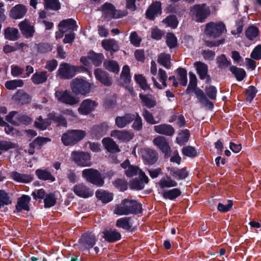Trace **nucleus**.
Here are the masks:
<instances>
[{
  "instance_id": "15",
  "label": "nucleus",
  "mask_w": 261,
  "mask_h": 261,
  "mask_svg": "<svg viewBox=\"0 0 261 261\" xmlns=\"http://www.w3.org/2000/svg\"><path fill=\"white\" fill-rule=\"evenodd\" d=\"M31 198L29 195H22L17 198V203L15 205V209L13 213H20L22 211L29 212L30 208V201Z\"/></svg>"
},
{
  "instance_id": "24",
  "label": "nucleus",
  "mask_w": 261,
  "mask_h": 261,
  "mask_svg": "<svg viewBox=\"0 0 261 261\" xmlns=\"http://www.w3.org/2000/svg\"><path fill=\"white\" fill-rule=\"evenodd\" d=\"M135 114L125 113L123 116H117L115 118V124L120 128L125 127L127 124L134 121Z\"/></svg>"
},
{
  "instance_id": "33",
  "label": "nucleus",
  "mask_w": 261,
  "mask_h": 261,
  "mask_svg": "<svg viewBox=\"0 0 261 261\" xmlns=\"http://www.w3.org/2000/svg\"><path fill=\"white\" fill-rule=\"evenodd\" d=\"M4 37L10 41H16L19 38L18 30L15 28L8 27L4 30Z\"/></svg>"
},
{
  "instance_id": "49",
  "label": "nucleus",
  "mask_w": 261,
  "mask_h": 261,
  "mask_svg": "<svg viewBox=\"0 0 261 261\" xmlns=\"http://www.w3.org/2000/svg\"><path fill=\"white\" fill-rule=\"evenodd\" d=\"M49 118L50 119L53 120L57 123L58 125H61L63 126H67V121L66 118L61 114H58L53 112L49 114Z\"/></svg>"
},
{
  "instance_id": "32",
  "label": "nucleus",
  "mask_w": 261,
  "mask_h": 261,
  "mask_svg": "<svg viewBox=\"0 0 261 261\" xmlns=\"http://www.w3.org/2000/svg\"><path fill=\"white\" fill-rule=\"evenodd\" d=\"M11 177L16 181L22 183H29L33 180V177L31 175L20 173L16 171L11 173Z\"/></svg>"
},
{
  "instance_id": "47",
  "label": "nucleus",
  "mask_w": 261,
  "mask_h": 261,
  "mask_svg": "<svg viewBox=\"0 0 261 261\" xmlns=\"http://www.w3.org/2000/svg\"><path fill=\"white\" fill-rule=\"evenodd\" d=\"M120 79L122 80L124 86L130 84L132 77L130 74V69L128 65H124L120 74Z\"/></svg>"
},
{
  "instance_id": "50",
  "label": "nucleus",
  "mask_w": 261,
  "mask_h": 261,
  "mask_svg": "<svg viewBox=\"0 0 261 261\" xmlns=\"http://www.w3.org/2000/svg\"><path fill=\"white\" fill-rule=\"evenodd\" d=\"M45 9L58 11L61 9V4L59 0H44Z\"/></svg>"
},
{
  "instance_id": "28",
  "label": "nucleus",
  "mask_w": 261,
  "mask_h": 261,
  "mask_svg": "<svg viewBox=\"0 0 261 261\" xmlns=\"http://www.w3.org/2000/svg\"><path fill=\"white\" fill-rule=\"evenodd\" d=\"M108 127V125L106 122L95 125L91 129V135L97 138H100L106 135Z\"/></svg>"
},
{
  "instance_id": "12",
  "label": "nucleus",
  "mask_w": 261,
  "mask_h": 261,
  "mask_svg": "<svg viewBox=\"0 0 261 261\" xmlns=\"http://www.w3.org/2000/svg\"><path fill=\"white\" fill-rule=\"evenodd\" d=\"M149 179L146 176L145 172L140 170L139 173L138 177H136L132 179L129 182V188L132 190L137 191L141 190L144 189L145 184H147Z\"/></svg>"
},
{
  "instance_id": "48",
  "label": "nucleus",
  "mask_w": 261,
  "mask_h": 261,
  "mask_svg": "<svg viewBox=\"0 0 261 261\" xmlns=\"http://www.w3.org/2000/svg\"><path fill=\"white\" fill-rule=\"evenodd\" d=\"M216 63L217 67L220 69H223L230 66L231 63L228 60L224 54H221L216 58Z\"/></svg>"
},
{
  "instance_id": "6",
  "label": "nucleus",
  "mask_w": 261,
  "mask_h": 261,
  "mask_svg": "<svg viewBox=\"0 0 261 261\" xmlns=\"http://www.w3.org/2000/svg\"><path fill=\"white\" fill-rule=\"evenodd\" d=\"M72 91L75 95H86L90 93L91 85L88 82L82 79H74L70 84Z\"/></svg>"
},
{
  "instance_id": "51",
  "label": "nucleus",
  "mask_w": 261,
  "mask_h": 261,
  "mask_svg": "<svg viewBox=\"0 0 261 261\" xmlns=\"http://www.w3.org/2000/svg\"><path fill=\"white\" fill-rule=\"evenodd\" d=\"M171 56L169 54H161L158 58V62L161 65L163 66L167 69H170L171 67Z\"/></svg>"
},
{
  "instance_id": "44",
  "label": "nucleus",
  "mask_w": 261,
  "mask_h": 261,
  "mask_svg": "<svg viewBox=\"0 0 261 261\" xmlns=\"http://www.w3.org/2000/svg\"><path fill=\"white\" fill-rule=\"evenodd\" d=\"M131 219L132 218L129 217L119 218L116 221V226L127 231H129L132 227V224L129 223Z\"/></svg>"
},
{
  "instance_id": "37",
  "label": "nucleus",
  "mask_w": 261,
  "mask_h": 261,
  "mask_svg": "<svg viewBox=\"0 0 261 261\" xmlns=\"http://www.w3.org/2000/svg\"><path fill=\"white\" fill-rule=\"evenodd\" d=\"M196 97L198 98L199 102L203 104L209 110H212L213 109V102L210 101L207 98L204 92L201 89H199V90H197Z\"/></svg>"
},
{
  "instance_id": "21",
  "label": "nucleus",
  "mask_w": 261,
  "mask_h": 261,
  "mask_svg": "<svg viewBox=\"0 0 261 261\" xmlns=\"http://www.w3.org/2000/svg\"><path fill=\"white\" fill-rule=\"evenodd\" d=\"M96 106V103L95 101L86 99L82 102L78 109V111L80 114L88 115L94 110Z\"/></svg>"
},
{
  "instance_id": "30",
  "label": "nucleus",
  "mask_w": 261,
  "mask_h": 261,
  "mask_svg": "<svg viewBox=\"0 0 261 261\" xmlns=\"http://www.w3.org/2000/svg\"><path fill=\"white\" fill-rule=\"evenodd\" d=\"M59 28L66 29L71 31H76L78 26L76 21L73 18H68L61 20L58 24Z\"/></svg>"
},
{
  "instance_id": "8",
  "label": "nucleus",
  "mask_w": 261,
  "mask_h": 261,
  "mask_svg": "<svg viewBox=\"0 0 261 261\" xmlns=\"http://www.w3.org/2000/svg\"><path fill=\"white\" fill-rule=\"evenodd\" d=\"M77 66L71 65L69 63H62L57 70V74L61 79L69 80L77 73Z\"/></svg>"
},
{
  "instance_id": "46",
  "label": "nucleus",
  "mask_w": 261,
  "mask_h": 261,
  "mask_svg": "<svg viewBox=\"0 0 261 261\" xmlns=\"http://www.w3.org/2000/svg\"><path fill=\"white\" fill-rule=\"evenodd\" d=\"M12 203V199L10 194L4 190H0V208L11 204Z\"/></svg>"
},
{
  "instance_id": "11",
  "label": "nucleus",
  "mask_w": 261,
  "mask_h": 261,
  "mask_svg": "<svg viewBox=\"0 0 261 261\" xmlns=\"http://www.w3.org/2000/svg\"><path fill=\"white\" fill-rule=\"evenodd\" d=\"M100 10L103 12L106 18H120L123 16L119 10L116 9L111 3L106 2L100 7Z\"/></svg>"
},
{
  "instance_id": "26",
  "label": "nucleus",
  "mask_w": 261,
  "mask_h": 261,
  "mask_svg": "<svg viewBox=\"0 0 261 261\" xmlns=\"http://www.w3.org/2000/svg\"><path fill=\"white\" fill-rule=\"evenodd\" d=\"M167 170L171 175L176 179H185L189 175V172L185 168L179 169L175 167H169Z\"/></svg>"
},
{
  "instance_id": "31",
  "label": "nucleus",
  "mask_w": 261,
  "mask_h": 261,
  "mask_svg": "<svg viewBox=\"0 0 261 261\" xmlns=\"http://www.w3.org/2000/svg\"><path fill=\"white\" fill-rule=\"evenodd\" d=\"M102 143L107 151L110 153H117L120 151L118 145L110 138H105L102 139Z\"/></svg>"
},
{
  "instance_id": "5",
  "label": "nucleus",
  "mask_w": 261,
  "mask_h": 261,
  "mask_svg": "<svg viewBox=\"0 0 261 261\" xmlns=\"http://www.w3.org/2000/svg\"><path fill=\"white\" fill-rule=\"evenodd\" d=\"M226 31V26L222 21L218 22L211 21L206 24L204 30L207 36L214 38L219 37Z\"/></svg>"
},
{
  "instance_id": "39",
  "label": "nucleus",
  "mask_w": 261,
  "mask_h": 261,
  "mask_svg": "<svg viewBox=\"0 0 261 261\" xmlns=\"http://www.w3.org/2000/svg\"><path fill=\"white\" fill-rule=\"evenodd\" d=\"M37 177L43 180H50L53 182L55 181V177L47 169H38L35 171Z\"/></svg>"
},
{
  "instance_id": "29",
  "label": "nucleus",
  "mask_w": 261,
  "mask_h": 261,
  "mask_svg": "<svg viewBox=\"0 0 261 261\" xmlns=\"http://www.w3.org/2000/svg\"><path fill=\"white\" fill-rule=\"evenodd\" d=\"M154 130L158 134L167 136H172L175 133V129L171 125L165 123L155 125Z\"/></svg>"
},
{
  "instance_id": "45",
  "label": "nucleus",
  "mask_w": 261,
  "mask_h": 261,
  "mask_svg": "<svg viewBox=\"0 0 261 261\" xmlns=\"http://www.w3.org/2000/svg\"><path fill=\"white\" fill-rule=\"evenodd\" d=\"M181 194L180 190L178 188H174L164 191L162 196L164 199L174 200Z\"/></svg>"
},
{
  "instance_id": "52",
  "label": "nucleus",
  "mask_w": 261,
  "mask_h": 261,
  "mask_svg": "<svg viewBox=\"0 0 261 261\" xmlns=\"http://www.w3.org/2000/svg\"><path fill=\"white\" fill-rule=\"evenodd\" d=\"M103 66L107 70L110 72L118 73L119 71V67L116 61H106L103 62Z\"/></svg>"
},
{
  "instance_id": "53",
  "label": "nucleus",
  "mask_w": 261,
  "mask_h": 261,
  "mask_svg": "<svg viewBox=\"0 0 261 261\" xmlns=\"http://www.w3.org/2000/svg\"><path fill=\"white\" fill-rule=\"evenodd\" d=\"M135 82L139 85L140 87L143 90L150 89L149 86L147 84L145 77L140 74H136L134 75Z\"/></svg>"
},
{
  "instance_id": "25",
  "label": "nucleus",
  "mask_w": 261,
  "mask_h": 261,
  "mask_svg": "<svg viewBox=\"0 0 261 261\" xmlns=\"http://www.w3.org/2000/svg\"><path fill=\"white\" fill-rule=\"evenodd\" d=\"M111 136L123 142H128L133 138V135L127 130H113Z\"/></svg>"
},
{
  "instance_id": "43",
  "label": "nucleus",
  "mask_w": 261,
  "mask_h": 261,
  "mask_svg": "<svg viewBox=\"0 0 261 261\" xmlns=\"http://www.w3.org/2000/svg\"><path fill=\"white\" fill-rule=\"evenodd\" d=\"M15 99L20 101L22 103H28L31 101V96L22 90H18L14 95Z\"/></svg>"
},
{
  "instance_id": "55",
  "label": "nucleus",
  "mask_w": 261,
  "mask_h": 261,
  "mask_svg": "<svg viewBox=\"0 0 261 261\" xmlns=\"http://www.w3.org/2000/svg\"><path fill=\"white\" fill-rule=\"evenodd\" d=\"M6 88L8 90H13L18 87H22L24 85L23 81L20 79L7 81L5 84Z\"/></svg>"
},
{
  "instance_id": "54",
  "label": "nucleus",
  "mask_w": 261,
  "mask_h": 261,
  "mask_svg": "<svg viewBox=\"0 0 261 261\" xmlns=\"http://www.w3.org/2000/svg\"><path fill=\"white\" fill-rule=\"evenodd\" d=\"M178 75V80L180 85L182 86H186L187 84V72L186 69L182 67H178L176 69Z\"/></svg>"
},
{
  "instance_id": "23",
  "label": "nucleus",
  "mask_w": 261,
  "mask_h": 261,
  "mask_svg": "<svg viewBox=\"0 0 261 261\" xmlns=\"http://www.w3.org/2000/svg\"><path fill=\"white\" fill-rule=\"evenodd\" d=\"M18 26L22 34L26 38H31L34 36L35 33L34 27L31 25L29 21L27 19L20 22Z\"/></svg>"
},
{
  "instance_id": "10",
  "label": "nucleus",
  "mask_w": 261,
  "mask_h": 261,
  "mask_svg": "<svg viewBox=\"0 0 261 261\" xmlns=\"http://www.w3.org/2000/svg\"><path fill=\"white\" fill-rule=\"evenodd\" d=\"M55 95L59 101L66 105L73 106L80 101L78 98L72 96L67 90L56 91Z\"/></svg>"
},
{
  "instance_id": "56",
  "label": "nucleus",
  "mask_w": 261,
  "mask_h": 261,
  "mask_svg": "<svg viewBox=\"0 0 261 261\" xmlns=\"http://www.w3.org/2000/svg\"><path fill=\"white\" fill-rule=\"evenodd\" d=\"M257 91H258L256 87L252 85L249 86L247 89H246L244 93L246 96V101L251 103L255 97Z\"/></svg>"
},
{
  "instance_id": "22",
  "label": "nucleus",
  "mask_w": 261,
  "mask_h": 261,
  "mask_svg": "<svg viewBox=\"0 0 261 261\" xmlns=\"http://www.w3.org/2000/svg\"><path fill=\"white\" fill-rule=\"evenodd\" d=\"M103 238L109 243H114L121 238V235L116 229L112 228L105 229L103 232Z\"/></svg>"
},
{
  "instance_id": "19",
  "label": "nucleus",
  "mask_w": 261,
  "mask_h": 261,
  "mask_svg": "<svg viewBox=\"0 0 261 261\" xmlns=\"http://www.w3.org/2000/svg\"><path fill=\"white\" fill-rule=\"evenodd\" d=\"M142 158L149 165L155 164L158 160V154L153 149L147 148L141 150Z\"/></svg>"
},
{
  "instance_id": "38",
  "label": "nucleus",
  "mask_w": 261,
  "mask_h": 261,
  "mask_svg": "<svg viewBox=\"0 0 261 261\" xmlns=\"http://www.w3.org/2000/svg\"><path fill=\"white\" fill-rule=\"evenodd\" d=\"M48 78L47 72L45 71L36 72L31 77L32 82L35 85H39L46 82Z\"/></svg>"
},
{
  "instance_id": "63",
  "label": "nucleus",
  "mask_w": 261,
  "mask_h": 261,
  "mask_svg": "<svg viewBox=\"0 0 261 261\" xmlns=\"http://www.w3.org/2000/svg\"><path fill=\"white\" fill-rule=\"evenodd\" d=\"M44 207L50 208L54 206L56 203V198L53 193L46 194L44 199Z\"/></svg>"
},
{
  "instance_id": "62",
  "label": "nucleus",
  "mask_w": 261,
  "mask_h": 261,
  "mask_svg": "<svg viewBox=\"0 0 261 261\" xmlns=\"http://www.w3.org/2000/svg\"><path fill=\"white\" fill-rule=\"evenodd\" d=\"M163 22L167 24L168 26L173 29L177 28L178 21L176 16L174 15H170L163 19Z\"/></svg>"
},
{
  "instance_id": "27",
  "label": "nucleus",
  "mask_w": 261,
  "mask_h": 261,
  "mask_svg": "<svg viewBox=\"0 0 261 261\" xmlns=\"http://www.w3.org/2000/svg\"><path fill=\"white\" fill-rule=\"evenodd\" d=\"M194 65L201 80H203L205 79H207V80H210V76L207 74L208 66L206 64L200 61H197L194 63Z\"/></svg>"
},
{
  "instance_id": "2",
  "label": "nucleus",
  "mask_w": 261,
  "mask_h": 261,
  "mask_svg": "<svg viewBox=\"0 0 261 261\" xmlns=\"http://www.w3.org/2000/svg\"><path fill=\"white\" fill-rule=\"evenodd\" d=\"M86 136L85 130L70 129L62 134L61 141L65 146H73L82 140Z\"/></svg>"
},
{
  "instance_id": "59",
  "label": "nucleus",
  "mask_w": 261,
  "mask_h": 261,
  "mask_svg": "<svg viewBox=\"0 0 261 261\" xmlns=\"http://www.w3.org/2000/svg\"><path fill=\"white\" fill-rule=\"evenodd\" d=\"M113 185L115 188L121 192L125 191L128 188L127 181L125 179L122 178H118L116 179L113 182Z\"/></svg>"
},
{
  "instance_id": "17",
  "label": "nucleus",
  "mask_w": 261,
  "mask_h": 261,
  "mask_svg": "<svg viewBox=\"0 0 261 261\" xmlns=\"http://www.w3.org/2000/svg\"><path fill=\"white\" fill-rule=\"evenodd\" d=\"M94 74L97 81L107 87L112 85V80L109 74L100 68H96L94 71Z\"/></svg>"
},
{
  "instance_id": "60",
  "label": "nucleus",
  "mask_w": 261,
  "mask_h": 261,
  "mask_svg": "<svg viewBox=\"0 0 261 261\" xmlns=\"http://www.w3.org/2000/svg\"><path fill=\"white\" fill-rule=\"evenodd\" d=\"M259 34V29L255 26H250L245 31L246 37L250 40H253Z\"/></svg>"
},
{
  "instance_id": "14",
  "label": "nucleus",
  "mask_w": 261,
  "mask_h": 261,
  "mask_svg": "<svg viewBox=\"0 0 261 261\" xmlns=\"http://www.w3.org/2000/svg\"><path fill=\"white\" fill-rule=\"evenodd\" d=\"M162 13V4L159 1H155L148 7L145 12V16L147 19L152 21Z\"/></svg>"
},
{
  "instance_id": "40",
  "label": "nucleus",
  "mask_w": 261,
  "mask_h": 261,
  "mask_svg": "<svg viewBox=\"0 0 261 261\" xmlns=\"http://www.w3.org/2000/svg\"><path fill=\"white\" fill-rule=\"evenodd\" d=\"M101 45L102 47L107 51L116 52L119 50V46L114 39L103 40Z\"/></svg>"
},
{
  "instance_id": "9",
  "label": "nucleus",
  "mask_w": 261,
  "mask_h": 261,
  "mask_svg": "<svg viewBox=\"0 0 261 261\" xmlns=\"http://www.w3.org/2000/svg\"><path fill=\"white\" fill-rule=\"evenodd\" d=\"M71 158L78 166L89 167L91 166V156L89 153L83 151H73L71 153Z\"/></svg>"
},
{
  "instance_id": "18",
  "label": "nucleus",
  "mask_w": 261,
  "mask_h": 261,
  "mask_svg": "<svg viewBox=\"0 0 261 261\" xmlns=\"http://www.w3.org/2000/svg\"><path fill=\"white\" fill-rule=\"evenodd\" d=\"M72 191L79 197L87 198L93 195V192L84 183H80L74 185Z\"/></svg>"
},
{
  "instance_id": "36",
  "label": "nucleus",
  "mask_w": 261,
  "mask_h": 261,
  "mask_svg": "<svg viewBox=\"0 0 261 261\" xmlns=\"http://www.w3.org/2000/svg\"><path fill=\"white\" fill-rule=\"evenodd\" d=\"M190 82L189 85L186 90V93L188 94L191 92H194L196 95L197 90L200 89L197 87V80L196 75L192 72H189Z\"/></svg>"
},
{
  "instance_id": "41",
  "label": "nucleus",
  "mask_w": 261,
  "mask_h": 261,
  "mask_svg": "<svg viewBox=\"0 0 261 261\" xmlns=\"http://www.w3.org/2000/svg\"><path fill=\"white\" fill-rule=\"evenodd\" d=\"M95 195L103 203H108L113 199V194L106 191L98 190L95 192Z\"/></svg>"
},
{
  "instance_id": "20",
  "label": "nucleus",
  "mask_w": 261,
  "mask_h": 261,
  "mask_svg": "<svg viewBox=\"0 0 261 261\" xmlns=\"http://www.w3.org/2000/svg\"><path fill=\"white\" fill-rule=\"evenodd\" d=\"M27 8L22 4H17L10 11L9 16L14 19H18L24 17L27 12Z\"/></svg>"
},
{
  "instance_id": "16",
  "label": "nucleus",
  "mask_w": 261,
  "mask_h": 261,
  "mask_svg": "<svg viewBox=\"0 0 261 261\" xmlns=\"http://www.w3.org/2000/svg\"><path fill=\"white\" fill-rule=\"evenodd\" d=\"M50 141L51 139L48 137H37L29 144L28 153L30 155H33L35 153V148L40 150L44 145Z\"/></svg>"
},
{
  "instance_id": "1",
  "label": "nucleus",
  "mask_w": 261,
  "mask_h": 261,
  "mask_svg": "<svg viewBox=\"0 0 261 261\" xmlns=\"http://www.w3.org/2000/svg\"><path fill=\"white\" fill-rule=\"evenodd\" d=\"M142 213V205L136 200L127 198L121 200V203L116 205L114 213L119 215H138Z\"/></svg>"
},
{
  "instance_id": "34",
  "label": "nucleus",
  "mask_w": 261,
  "mask_h": 261,
  "mask_svg": "<svg viewBox=\"0 0 261 261\" xmlns=\"http://www.w3.org/2000/svg\"><path fill=\"white\" fill-rule=\"evenodd\" d=\"M88 58L95 67H98L102 64L104 56L102 53H96L90 50L88 53Z\"/></svg>"
},
{
  "instance_id": "58",
  "label": "nucleus",
  "mask_w": 261,
  "mask_h": 261,
  "mask_svg": "<svg viewBox=\"0 0 261 261\" xmlns=\"http://www.w3.org/2000/svg\"><path fill=\"white\" fill-rule=\"evenodd\" d=\"M166 43L168 47L170 49L177 46V39L173 33H168L167 34Z\"/></svg>"
},
{
  "instance_id": "42",
  "label": "nucleus",
  "mask_w": 261,
  "mask_h": 261,
  "mask_svg": "<svg viewBox=\"0 0 261 261\" xmlns=\"http://www.w3.org/2000/svg\"><path fill=\"white\" fill-rule=\"evenodd\" d=\"M229 70L234 75L238 81L241 82L246 77V72L243 68L232 65L230 66Z\"/></svg>"
},
{
  "instance_id": "13",
  "label": "nucleus",
  "mask_w": 261,
  "mask_h": 261,
  "mask_svg": "<svg viewBox=\"0 0 261 261\" xmlns=\"http://www.w3.org/2000/svg\"><path fill=\"white\" fill-rule=\"evenodd\" d=\"M153 142L164 154L165 159L168 158L171 152V147L167 139L164 136H158L153 139Z\"/></svg>"
},
{
  "instance_id": "7",
  "label": "nucleus",
  "mask_w": 261,
  "mask_h": 261,
  "mask_svg": "<svg viewBox=\"0 0 261 261\" xmlns=\"http://www.w3.org/2000/svg\"><path fill=\"white\" fill-rule=\"evenodd\" d=\"M97 241V239L93 232H85L81 235L79 240V248L82 251L89 250L94 246Z\"/></svg>"
},
{
  "instance_id": "3",
  "label": "nucleus",
  "mask_w": 261,
  "mask_h": 261,
  "mask_svg": "<svg viewBox=\"0 0 261 261\" xmlns=\"http://www.w3.org/2000/svg\"><path fill=\"white\" fill-rule=\"evenodd\" d=\"M82 176L87 181L96 187H102L105 184V177L102 176L97 169H85L82 171Z\"/></svg>"
},
{
  "instance_id": "57",
  "label": "nucleus",
  "mask_w": 261,
  "mask_h": 261,
  "mask_svg": "<svg viewBox=\"0 0 261 261\" xmlns=\"http://www.w3.org/2000/svg\"><path fill=\"white\" fill-rule=\"evenodd\" d=\"M158 184L162 189L174 187L177 186V182L172 180L171 177L168 176H167V179H161Z\"/></svg>"
},
{
  "instance_id": "35",
  "label": "nucleus",
  "mask_w": 261,
  "mask_h": 261,
  "mask_svg": "<svg viewBox=\"0 0 261 261\" xmlns=\"http://www.w3.org/2000/svg\"><path fill=\"white\" fill-rule=\"evenodd\" d=\"M191 134L190 130L185 129L179 131L176 138V142L180 146L185 145L189 140Z\"/></svg>"
},
{
  "instance_id": "61",
  "label": "nucleus",
  "mask_w": 261,
  "mask_h": 261,
  "mask_svg": "<svg viewBox=\"0 0 261 261\" xmlns=\"http://www.w3.org/2000/svg\"><path fill=\"white\" fill-rule=\"evenodd\" d=\"M139 97L144 105L149 109L152 108L156 106V101L149 97L148 95L140 93L139 94Z\"/></svg>"
},
{
  "instance_id": "4",
  "label": "nucleus",
  "mask_w": 261,
  "mask_h": 261,
  "mask_svg": "<svg viewBox=\"0 0 261 261\" xmlns=\"http://www.w3.org/2000/svg\"><path fill=\"white\" fill-rule=\"evenodd\" d=\"M191 12L195 20L198 22H203L210 15L211 11L206 4H195L191 8Z\"/></svg>"
},
{
  "instance_id": "64",
  "label": "nucleus",
  "mask_w": 261,
  "mask_h": 261,
  "mask_svg": "<svg viewBox=\"0 0 261 261\" xmlns=\"http://www.w3.org/2000/svg\"><path fill=\"white\" fill-rule=\"evenodd\" d=\"M182 153L184 155L194 158L197 156V151L194 147L191 146H187L182 148L181 150Z\"/></svg>"
}]
</instances>
